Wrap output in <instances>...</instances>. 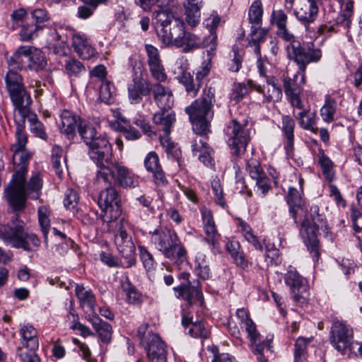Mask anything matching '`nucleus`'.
<instances>
[{
  "instance_id": "43",
  "label": "nucleus",
  "mask_w": 362,
  "mask_h": 362,
  "mask_svg": "<svg viewBox=\"0 0 362 362\" xmlns=\"http://www.w3.org/2000/svg\"><path fill=\"white\" fill-rule=\"evenodd\" d=\"M243 57L244 52L243 50H240L235 45L233 46L229 55V59L227 62L228 69L231 72L239 71L242 67Z\"/></svg>"
},
{
  "instance_id": "30",
  "label": "nucleus",
  "mask_w": 362,
  "mask_h": 362,
  "mask_svg": "<svg viewBox=\"0 0 362 362\" xmlns=\"http://www.w3.org/2000/svg\"><path fill=\"white\" fill-rule=\"evenodd\" d=\"M177 78L182 83L188 95L194 97L197 95L199 87L196 82V79L193 78L191 74L187 71V64L181 65L178 67Z\"/></svg>"
},
{
  "instance_id": "8",
  "label": "nucleus",
  "mask_w": 362,
  "mask_h": 362,
  "mask_svg": "<svg viewBox=\"0 0 362 362\" xmlns=\"http://www.w3.org/2000/svg\"><path fill=\"white\" fill-rule=\"evenodd\" d=\"M310 216L312 221L308 218L304 219L301 223L300 233L313 258L315 261H317L320 253L317 232L319 228L325 226L326 221L325 216L320 214V209L317 205L310 207Z\"/></svg>"
},
{
  "instance_id": "63",
  "label": "nucleus",
  "mask_w": 362,
  "mask_h": 362,
  "mask_svg": "<svg viewBox=\"0 0 362 362\" xmlns=\"http://www.w3.org/2000/svg\"><path fill=\"white\" fill-rule=\"evenodd\" d=\"M204 229L206 234L205 240L211 245L214 248L216 247L221 235L217 231L216 225L204 227Z\"/></svg>"
},
{
  "instance_id": "29",
  "label": "nucleus",
  "mask_w": 362,
  "mask_h": 362,
  "mask_svg": "<svg viewBox=\"0 0 362 362\" xmlns=\"http://www.w3.org/2000/svg\"><path fill=\"white\" fill-rule=\"evenodd\" d=\"M151 93L148 84L141 79L134 78L128 85V97L132 104H138L142 100L144 95Z\"/></svg>"
},
{
  "instance_id": "23",
  "label": "nucleus",
  "mask_w": 362,
  "mask_h": 362,
  "mask_svg": "<svg viewBox=\"0 0 362 362\" xmlns=\"http://www.w3.org/2000/svg\"><path fill=\"white\" fill-rule=\"evenodd\" d=\"M60 119L59 129L61 132L68 139H73L76 136V128L78 129V125L83 123L81 117L71 111L63 110L60 115Z\"/></svg>"
},
{
  "instance_id": "25",
  "label": "nucleus",
  "mask_w": 362,
  "mask_h": 362,
  "mask_svg": "<svg viewBox=\"0 0 362 362\" xmlns=\"http://www.w3.org/2000/svg\"><path fill=\"white\" fill-rule=\"evenodd\" d=\"M153 17L156 20V23L161 26L158 35L163 42L165 40V35H168L170 30H172L175 22H182L180 19L174 18L170 13V10L155 9L153 12Z\"/></svg>"
},
{
  "instance_id": "42",
  "label": "nucleus",
  "mask_w": 362,
  "mask_h": 362,
  "mask_svg": "<svg viewBox=\"0 0 362 362\" xmlns=\"http://www.w3.org/2000/svg\"><path fill=\"white\" fill-rule=\"evenodd\" d=\"M66 161L62 148L54 145L51 151V163L56 174L60 176L63 171L62 164Z\"/></svg>"
},
{
  "instance_id": "27",
  "label": "nucleus",
  "mask_w": 362,
  "mask_h": 362,
  "mask_svg": "<svg viewBox=\"0 0 362 362\" xmlns=\"http://www.w3.org/2000/svg\"><path fill=\"white\" fill-rule=\"evenodd\" d=\"M75 292L79 300L81 306L86 313H90L88 316H91V313L93 315H96V300L92 291L90 289H87L83 285L76 284Z\"/></svg>"
},
{
  "instance_id": "48",
  "label": "nucleus",
  "mask_w": 362,
  "mask_h": 362,
  "mask_svg": "<svg viewBox=\"0 0 362 362\" xmlns=\"http://www.w3.org/2000/svg\"><path fill=\"white\" fill-rule=\"evenodd\" d=\"M28 61L30 67L36 71H43L45 68L44 53L40 49L30 47Z\"/></svg>"
},
{
  "instance_id": "47",
  "label": "nucleus",
  "mask_w": 362,
  "mask_h": 362,
  "mask_svg": "<svg viewBox=\"0 0 362 362\" xmlns=\"http://www.w3.org/2000/svg\"><path fill=\"white\" fill-rule=\"evenodd\" d=\"M267 90L264 92V98L267 102H278L281 99L282 90L280 87L276 84L275 77H268L267 81Z\"/></svg>"
},
{
  "instance_id": "17",
  "label": "nucleus",
  "mask_w": 362,
  "mask_h": 362,
  "mask_svg": "<svg viewBox=\"0 0 362 362\" xmlns=\"http://www.w3.org/2000/svg\"><path fill=\"white\" fill-rule=\"evenodd\" d=\"M301 72V83H305V71L303 72L299 69V71L296 73L293 77H290L288 75L284 74L282 76L283 86L286 96L293 107H295L299 110L303 108V104L300 100V95L302 93L303 88L301 85L297 83L296 80Z\"/></svg>"
},
{
  "instance_id": "35",
  "label": "nucleus",
  "mask_w": 362,
  "mask_h": 362,
  "mask_svg": "<svg viewBox=\"0 0 362 362\" xmlns=\"http://www.w3.org/2000/svg\"><path fill=\"white\" fill-rule=\"evenodd\" d=\"M202 7V0H188L185 8V21L192 28L196 27L200 22Z\"/></svg>"
},
{
  "instance_id": "1",
  "label": "nucleus",
  "mask_w": 362,
  "mask_h": 362,
  "mask_svg": "<svg viewBox=\"0 0 362 362\" xmlns=\"http://www.w3.org/2000/svg\"><path fill=\"white\" fill-rule=\"evenodd\" d=\"M11 151L13 152L15 173L5 189V196L13 210L18 212L25 208L28 196L33 199H39L43 186V178L40 173H36L26 183L25 175L31 154L26 148H11Z\"/></svg>"
},
{
  "instance_id": "61",
  "label": "nucleus",
  "mask_w": 362,
  "mask_h": 362,
  "mask_svg": "<svg viewBox=\"0 0 362 362\" xmlns=\"http://www.w3.org/2000/svg\"><path fill=\"white\" fill-rule=\"evenodd\" d=\"M144 166L149 173H153L161 168L159 157L155 151L149 152L144 159Z\"/></svg>"
},
{
  "instance_id": "14",
  "label": "nucleus",
  "mask_w": 362,
  "mask_h": 362,
  "mask_svg": "<svg viewBox=\"0 0 362 362\" xmlns=\"http://www.w3.org/2000/svg\"><path fill=\"white\" fill-rule=\"evenodd\" d=\"M129 225L128 221L122 218L117 232L115 235V243L120 255L124 258L121 262L122 267L129 268L136 263L135 246L132 237L127 233V227Z\"/></svg>"
},
{
  "instance_id": "56",
  "label": "nucleus",
  "mask_w": 362,
  "mask_h": 362,
  "mask_svg": "<svg viewBox=\"0 0 362 362\" xmlns=\"http://www.w3.org/2000/svg\"><path fill=\"white\" fill-rule=\"evenodd\" d=\"M263 9L262 3L259 1H255L249 9L250 22L255 25H260L262 21Z\"/></svg>"
},
{
  "instance_id": "60",
  "label": "nucleus",
  "mask_w": 362,
  "mask_h": 362,
  "mask_svg": "<svg viewBox=\"0 0 362 362\" xmlns=\"http://www.w3.org/2000/svg\"><path fill=\"white\" fill-rule=\"evenodd\" d=\"M78 195L76 191L67 189L64 198V206L67 210L74 211L78 202Z\"/></svg>"
},
{
  "instance_id": "21",
  "label": "nucleus",
  "mask_w": 362,
  "mask_h": 362,
  "mask_svg": "<svg viewBox=\"0 0 362 362\" xmlns=\"http://www.w3.org/2000/svg\"><path fill=\"white\" fill-rule=\"evenodd\" d=\"M8 93L15 107L14 118L23 117V115L30 111V106L32 103V100L30 94L27 92L25 87Z\"/></svg>"
},
{
  "instance_id": "38",
  "label": "nucleus",
  "mask_w": 362,
  "mask_h": 362,
  "mask_svg": "<svg viewBox=\"0 0 362 362\" xmlns=\"http://www.w3.org/2000/svg\"><path fill=\"white\" fill-rule=\"evenodd\" d=\"M303 111L298 114L296 117L298 120L299 126L305 130H309L315 134L318 132V128L316 126L317 117L315 112H311L309 110L302 109Z\"/></svg>"
},
{
  "instance_id": "52",
  "label": "nucleus",
  "mask_w": 362,
  "mask_h": 362,
  "mask_svg": "<svg viewBox=\"0 0 362 362\" xmlns=\"http://www.w3.org/2000/svg\"><path fill=\"white\" fill-rule=\"evenodd\" d=\"M313 338L298 337L295 343L294 361H305L307 356V346Z\"/></svg>"
},
{
  "instance_id": "31",
  "label": "nucleus",
  "mask_w": 362,
  "mask_h": 362,
  "mask_svg": "<svg viewBox=\"0 0 362 362\" xmlns=\"http://www.w3.org/2000/svg\"><path fill=\"white\" fill-rule=\"evenodd\" d=\"M88 320L98 333L101 341L105 344H109L111 341L112 335V326L107 322L101 320L97 315H89Z\"/></svg>"
},
{
  "instance_id": "28",
  "label": "nucleus",
  "mask_w": 362,
  "mask_h": 362,
  "mask_svg": "<svg viewBox=\"0 0 362 362\" xmlns=\"http://www.w3.org/2000/svg\"><path fill=\"white\" fill-rule=\"evenodd\" d=\"M221 23L220 16L215 12H213L209 17L205 19L204 23L209 30V35L204 37L209 42V49L207 50L209 56L214 55L216 49L217 35L216 30Z\"/></svg>"
},
{
  "instance_id": "12",
  "label": "nucleus",
  "mask_w": 362,
  "mask_h": 362,
  "mask_svg": "<svg viewBox=\"0 0 362 362\" xmlns=\"http://www.w3.org/2000/svg\"><path fill=\"white\" fill-rule=\"evenodd\" d=\"M226 134L232 153L235 156L243 153L251 139L247 120L232 119L226 129Z\"/></svg>"
},
{
  "instance_id": "57",
  "label": "nucleus",
  "mask_w": 362,
  "mask_h": 362,
  "mask_svg": "<svg viewBox=\"0 0 362 362\" xmlns=\"http://www.w3.org/2000/svg\"><path fill=\"white\" fill-rule=\"evenodd\" d=\"M115 95V88L114 85L108 81H102L100 88V99L106 103H111L113 97Z\"/></svg>"
},
{
  "instance_id": "40",
  "label": "nucleus",
  "mask_w": 362,
  "mask_h": 362,
  "mask_svg": "<svg viewBox=\"0 0 362 362\" xmlns=\"http://www.w3.org/2000/svg\"><path fill=\"white\" fill-rule=\"evenodd\" d=\"M164 134L166 136L160 138L161 145L165 148L168 158L175 160L179 167L182 168V151L180 148L168 138L169 134H166L165 132Z\"/></svg>"
},
{
  "instance_id": "39",
  "label": "nucleus",
  "mask_w": 362,
  "mask_h": 362,
  "mask_svg": "<svg viewBox=\"0 0 362 362\" xmlns=\"http://www.w3.org/2000/svg\"><path fill=\"white\" fill-rule=\"evenodd\" d=\"M64 69L69 78H78L85 73L83 64L74 57H68L64 60Z\"/></svg>"
},
{
  "instance_id": "6",
  "label": "nucleus",
  "mask_w": 362,
  "mask_h": 362,
  "mask_svg": "<svg viewBox=\"0 0 362 362\" xmlns=\"http://www.w3.org/2000/svg\"><path fill=\"white\" fill-rule=\"evenodd\" d=\"M153 94V100L161 111L153 115V119L156 124L160 125L162 130L170 134L171 127L175 122V115L169 109L173 105V97L171 90L160 83H154L149 87Z\"/></svg>"
},
{
  "instance_id": "64",
  "label": "nucleus",
  "mask_w": 362,
  "mask_h": 362,
  "mask_svg": "<svg viewBox=\"0 0 362 362\" xmlns=\"http://www.w3.org/2000/svg\"><path fill=\"white\" fill-rule=\"evenodd\" d=\"M351 218L353 223L354 230L356 233L362 230V212L355 207L351 209Z\"/></svg>"
},
{
  "instance_id": "36",
  "label": "nucleus",
  "mask_w": 362,
  "mask_h": 362,
  "mask_svg": "<svg viewBox=\"0 0 362 362\" xmlns=\"http://www.w3.org/2000/svg\"><path fill=\"white\" fill-rule=\"evenodd\" d=\"M30 54V47H20L8 59V66L13 69H22L29 63L28 59Z\"/></svg>"
},
{
  "instance_id": "55",
  "label": "nucleus",
  "mask_w": 362,
  "mask_h": 362,
  "mask_svg": "<svg viewBox=\"0 0 362 362\" xmlns=\"http://www.w3.org/2000/svg\"><path fill=\"white\" fill-rule=\"evenodd\" d=\"M140 259L146 272L151 275L157 265L153 255L144 246H139Z\"/></svg>"
},
{
  "instance_id": "10",
  "label": "nucleus",
  "mask_w": 362,
  "mask_h": 362,
  "mask_svg": "<svg viewBox=\"0 0 362 362\" xmlns=\"http://www.w3.org/2000/svg\"><path fill=\"white\" fill-rule=\"evenodd\" d=\"M0 238L13 247L23 248L27 251L35 250L40 244L37 235L26 233L21 223L14 227L8 225L0 226Z\"/></svg>"
},
{
  "instance_id": "3",
  "label": "nucleus",
  "mask_w": 362,
  "mask_h": 362,
  "mask_svg": "<svg viewBox=\"0 0 362 362\" xmlns=\"http://www.w3.org/2000/svg\"><path fill=\"white\" fill-rule=\"evenodd\" d=\"M203 95L195 100L185 108L192 124L193 131L200 136H206L210 132V122L214 117L213 106L215 103L214 90L206 88Z\"/></svg>"
},
{
  "instance_id": "5",
  "label": "nucleus",
  "mask_w": 362,
  "mask_h": 362,
  "mask_svg": "<svg viewBox=\"0 0 362 362\" xmlns=\"http://www.w3.org/2000/svg\"><path fill=\"white\" fill-rule=\"evenodd\" d=\"M99 168L96 173V181L99 183H113L117 181L118 185L125 189L135 188L139 186V181L128 168L112 160L109 156L107 161L103 160L98 163Z\"/></svg>"
},
{
  "instance_id": "50",
  "label": "nucleus",
  "mask_w": 362,
  "mask_h": 362,
  "mask_svg": "<svg viewBox=\"0 0 362 362\" xmlns=\"http://www.w3.org/2000/svg\"><path fill=\"white\" fill-rule=\"evenodd\" d=\"M26 118H28L30 122L31 132L34 133L37 136L45 139V132L44 130V125L40 121H39L37 115L30 110L28 114L23 115L24 124H25Z\"/></svg>"
},
{
  "instance_id": "32",
  "label": "nucleus",
  "mask_w": 362,
  "mask_h": 362,
  "mask_svg": "<svg viewBox=\"0 0 362 362\" xmlns=\"http://www.w3.org/2000/svg\"><path fill=\"white\" fill-rule=\"evenodd\" d=\"M177 293L178 298L185 300L189 305L194 304L202 305L204 303V296L199 282L196 285H192Z\"/></svg>"
},
{
  "instance_id": "16",
  "label": "nucleus",
  "mask_w": 362,
  "mask_h": 362,
  "mask_svg": "<svg viewBox=\"0 0 362 362\" xmlns=\"http://www.w3.org/2000/svg\"><path fill=\"white\" fill-rule=\"evenodd\" d=\"M244 327L250 341V349L257 356L258 362H268L266 354L272 352L271 346L272 339H267L261 342L260 334L252 320H247V322L244 324Z\"/></svg>"
},
{
  "instance_id": "53",
  "label": "nucleus",
  "mask_w": 362,
  "mask_h": 362,
  "mask_svg": "<svg viewBox=\"0 0 362 362\" xmlns=\"http://www.w3.org/2000/svg\"><path fill=\"white\" fill-rule=\"evenodd\" d=\"M122 291L124 292L128 303L132 304H140L142 301L141 294L136 291L134 286L127 279L122 284Z\"/></svg>"
},
{
  "instance_id": "22",
  "label": "nucleus",
  "mask_w": 362,
  "mask_h": 362,
  "mask_svg": "<svg viewBox=\"0 0 362 362\" xmlns=\"http://www.w3.org/2000/svg\"><path fill=\"white\" fill-rule=\"evenodd\" d=\"M145 50L147 54L148 64L152 76L158 81H164L167 78V75L162 65L158 49L151 45L146 44L145 45Z\"/></svg>"
},
{
  "instance_id": "37",
  "label": "nucleus",
  "mask_w": 362,
  "mask_h": 362,
  "mask_svg": "<svg viewBox=\"0 0 362 362\" xmlns=\"http://www.w3.org/2000/svg\"><path fill=\"white\" fill-rule=\"evenodd\" d=\"M284 280L286 285L291 288V291L296 293V296L297 293L300 292V290L306 284V279L300 276L298 272L291 267H290L285 274Z\"/></svg>"
},
{
  "instance_id": "19",
  "label": "nucleus",
  "mask_w": 362,
  "mask_h": 362,
  "mask_svg": "<svg viewBox=\"0 0 362 362\" xmlns=\"http://www.w3.org/2000/svg\"><path fill=\"white\" fill-rule=\"evenodd\" d=\"M65 28L66 37L71 38V46L79 57L83 59H89L95 54V50L86 35L68 28Z\"/></svg>"
},
{
  "instance_id": "49",
  "label": "nucleus",
  "mask_w": 362,
  "mask_h": 362,
  "mask_svg": "<svg viewBox=\"0 0 362 362\" xmlns=\"http://www.w3.org/2000/svg\"><path fill=\"white\" fill-rule=\"evenodd\" d=\"M318 163L322 169V172L326 180L332 182L334 179V164L332 161L325 154L322 150L319 153Z\"/></svg>"
},
{
  "instance_id": "13",
  "label": "nucleus",
  "mask_w": 362,
  "mask_h": 362,
  "mask_svg": "<svg viewBox=\"0 0 362 362\" xmlns=\"http://www.w3.org/2000/svg\"><path fill=\"white\" fill-rule=\"evenodd\" d=\"M21 346L16 349V356L22 362H41L34 351L38 348L37 330L30 325H23L19 331Z\"/></svg>"
},
{
  "instance_id": "62",
  "label": "nucleus",
  "mask_w": 362,
  "mask_h": 362,
  "mask_svg": "<svg viewBox=\"0 0 362 362\" xmlns=\"http://www.w3.org/2000/svg\"><path fill=\"white\" fill-rule=\"evenodd\" d=\"M195 262L198 276L204 280L209 279L211 276L210 269L204 259V255L197 257Z\"/></svg>"
},
{
  "instance_id": "51",
  "label": "nucleus",
  "mask_w": 362,
  "mask_h": 362,
  "mask_svg": "<svg viewBox=\"0 0 362 362\" xmlns=\"http://www.w3.org/2000/svg\"><path fill=\"white\" fill-rule=\"evenodd\" d=\"M238 226L245 240L252 244L256 250L262 251L263 246L259 241L257 237L253 234L251 227L242 219L238 220Z\"/></svg>"
},
{
  "instance_id": "59",
  "label": "nucleus",
  "mask_w": 362,
  "mask_h": 362,
  "mask_svg": "<svg viewBox=\"0 0 362 362\" xmlns=\"http://www.w3.org/2000/svg\"><path fill=\"white\" fill-rule=\"evenodd\" d=\"M67 317L70 319V317H72L71 325L70 328L73 330H78L80 334L83 337L91 336L93 333L91 330L86 326L83 325L81 322H78V317L76 314L73 311H70Z\"/></svg>"
},
{
  "instance_id": "58",
  "label": "nucleus",
  "mask_w": 362,
  "mask_h": 362,
  "mask_svg": "<svg viewBox=\"0 0 362 362\" xmlns=\"http://www.w3.org/2000/svg\"><path fill=\"white\" fill-rule=\"evenodd\" d=\"M21 76L17 72L10 70L6 75L5 81L8 91H13L24 87Z\"/></svg>"
},
{
  "instance_id": "7",
  "label": "nucleus",
  "mask_w": 362,
  "mask_h": 362,
  "mask_svg": "<svg viewBox=\"0 0 362 362\" xmlns=\"http://www.w3.org/2000/svg\"><path fill=\"white\" fill-rule=\"evenodd\" d=\"M78 132L88 146L89 157L96 165L103 160L107 161L109 156H112V146L109 141L105 136L98 135L94 127L83 122L78 125Z\"/></svg>"
},
{
  "instance_id": "18",
  "label": "nucleus",
  "mask_w": 362,
  "mask_h": 362,
  "mask_svg": "<svg viewBox=\"0 0 362 362\" xmlns=\"http://www.w3.org/2000/svg\"><path fill=\"white\" fill-rule=\"evenodd\" d=\"M143 347L149 362H167V346L158 334H150L144 341Z\"/></svg>"
},
{
  "instance_id": "46",
  "label": "nucleus",
  "mask_w": 362,
  "mask_h": 362,
  "mask_svg": "<svg viewBox=\"0 0 362 362\" xmlns=\"http://www.w3.org/2000/svg\"><path fill=\"white\" fill-rule=\"evenodd\" d=\"M341 13L337 18L338 23H344L346 27L351 24V17L354 13V0H340Z\"/></svg>"
},
{
  "instance_id": "20",
  "label": "nucleus",
  "mask_w": 362,
  "mask_h": 362,
  "mask_svg": "<svg viewBox=\"0 0 362 362\" xmlns=\"http://www.w3.org/2000/svg\"><path fill=\"white\" fill-rule=\"evenodd\" d=\"M66 34L65 28L49 29V49H52L54 54L66 58L69 57L71 49L66 42L68 37Z\"/></svg>"
},
{
  "instance_id": "15",
  "label": "nucleus",
  "mask_w": 362,
  "mask_h": 362,
  "mask_svg": "<svg viewBox=\"0 0 362 362\" xmlns=\"http://www.w3.org/2000/svg\"><path fill=\"white\" fill-rule=\"evenodd\" d=\"M331 345L341 355L347 354V346L354 339L353 329L346 323L335 320L333 322L329 337Z\"/></svg>"
},
{
  "instance_id": "24",
  "label": "nucleus",
  "mask_w": 362,
  "mask_h": 362,
  "mask_svg": "<svg viewBox=\"0 0 362 362\" xmlns=\"http://www.w3.org/2000/svg\"><path fill=\"white\" fill-rule=\"evenodd\" d=\"M319 12L317 5L308 0L303 1L295 9L293 14L303 25L307 27L317 18Z\"/></svg>"
},
{
  "instance_id": "33",
  "label": "nucleus",
  "mask_w": 362,
  "mask_h": 362,
  "mask_svg": "<svg viewBox=\"0 0 362 362\" xmlns=\"http://www.w3.org/2000/svg\"><path fill=\"white\" fill-rule=\"evenodd\" d=\"M286 202L289 206V213L291 214L295 223H297V218L299 211L303 210L304 202L301 197L300 192L296 188H288L286 196Z\"/></svg>"
},
{
  "instance_id": "44",
  "label": "nucleus",
  "mask_w": 362,
  "mask_h": 362,
  "mask_svg": "<svg viewBox=\"0 0 362 362\" xmlns=\"http://www.w3.org/2000/svg\"><path fill=\"white\" fill-rule=\"evenodd\" d=\"M16 124V143L11 146V148L22 149L25 148L28 142V137L25 132V125L23 117L14 118Z\"/></svg>"
},
{
  "instance_id": "9",
  "label": "nucleus",
  "mask_w": 362,
  "mask_h": 362,
  "mask_svg": "<svg viewBox=\"0 0 362 362\" xmlns=\"http://www.w3.org/2000/svg\"><path fill=\"white\" fill-rule=\"evenodd\" d=\"M172 32L165 36L163 43L167 45H174L182 48L185 53L192 52L195 49L209 47L208 40L201 39L199 36L187 32L184 22L175 21Z\"/></svg>"
},
{
  "instance_id": "45",
  "label": "nucleus",
  "mask_w": 362,
  "mask_h": 362,
  "mask_svg": "<svg viewBox=\"0 0 362 362\" xmlns=\"http://www.w3.org/2000/svg\"><path fill=\"white\" fill-rule=\"evenodd\" d=\"M337 111V101L329 95H326L325 104L320 109V115L322 119L330 123L334 120V115Z\"/></svg>"
},
{
  "instance_id": "34",
  "label": "nucleus",
  "mask_w": 362,
  "mask_h": 362,
  "mask_svg": "<svg viewBox=\"0 0 362 362\" xmlns=\"http://www.w3.org/2000/svg\"><path fill=\"white\" fill-rule=\"evenodd\" d=\"M295 125V121L291 117L283 116L281 130L286 139L285 149L288 154L293 153L294 149Z\"/></svg>"
},
{
  "instance_id": "11",
  "label": "nucleus",
  "mask_w": 362,
  "mask_h": 362,
  "mask_svg": "<svg viewBox=\"0 0 362 362\" xmlns=\"http://www.w3.org/2000/svg\"><path fill=\"white\" fill-rule=\"evenodd\" d=\"M95 183L104 187L99 193L98 204L108 218L105 221L111 222L116 220L122 213L121 199L118 191L112 183H99L96 181V178Z\"/></svg>"
},
{
  "instance_id": "54",
  "label": "nucleus",
  "mask_w": 362,
  "mask_h": 362,
  "mask_svg": "<svg viewBox=\"0 0 362 362\" xmlns=\"http://www.w3.org/2000/svg\"><path fill=\"white\" fill-rule=\"evenodd\" d=\"M45 25H23L20 31V38L22 41H30L38 36L39 32H42Z\"/></svg>"
},
{
  "instance_id": "2",
  "label": "nucleus",
  "mask_w": 362,
  "mask_h": 362,
  "mask_svg": "<svg viewBox=\"0 0 362 362\" xmlns=\"http://www.w3.org/2000/svg\"><path fill=\"white\" fill-rule=\"evenodd\" d=\"M288 16L282 9L273 10L270 23L276 27V35L287 43L286 50L290 59L293 60L303 72L310 63H317L322 57V51L313 45L303 46L298 38L288 30Z\"/></svg>"
},
{
  "instance_id": "4",
  "label": "nucleus",
  "mask_w": 362,
  "mask_h": 362,
  "mask_svg": "<svg viewBox=\"0 0 362 362\" xmlns=\"http://www.w3.org/2000/svg\"><path fill=\"white\" fill-rule=\"evenodd\" d=\"M149 234L151 242L166 258L177 264L186 260L187 250L175 230L160 227L150 231Z\"/></svg>"
},
{
  "instance_id": "26",
  "label": "nucleus",
  "mask_w": 362,
  "mask_h": 362,
  "mask_svg": "<svg viewBox=\"0 0 362 362\" xmlns=\"http://www.w3.org/2000/svg\"><path fill=\"white\" fill-rule=\"evenodd\" d=\"M182 325L185 327L190 326L188 332L192 337L207 339L209 337V330L204 324L202 322H193L191 313L186 310H182Z\"/></svg>"
},
{
  "instance_id": "41",
  "label": "nucleus",
  "mask_w": 362,
  "mask_h": 362,
  "mask_svg": "<svg viewBox=\"0 0 362 362\" xmlns=\"http://www.w3.org/2000/svg\"><path fill=\"white\" fill-rule=\"evenodd\" d=\"M251 33L248 37V45L250 47H254V52L260 56V46L259 44L264 40L267 31L260 28V25L251 27Z\"/></svg>"
}]
</instances>
